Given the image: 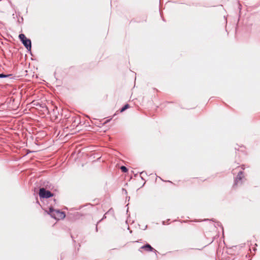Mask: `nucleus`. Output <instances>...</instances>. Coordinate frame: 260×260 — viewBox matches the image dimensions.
<instances>
[{"label":"nucleus","instance_id":"f257e3e1","mask_svg":"<svg viewBox=\"0 0 260 260\" xmlns=\"http://www.w3.org/2000/svg\"><path fill=\"white\" fill-rule=\"evenodd\" d=\"M48 214H50L52 218L57 220L63 219L66 217V215L63 212L60 211L58 210H55L52 207L49 208Z\"/></svg>","mask_w":260,"mask_h":260},{"label":"nucleus","instance_id":"f03ea898","mask_svg":"<svg viewBox=\"0 0 260 260\" xmlns=\"http://www.w3.org/2000/svg\"><path fill=\"white\" fill-rule=\"evenodd\" d=\"M19 38L27 50L30 51L31 48V42L30 40L27 39L23 34H21L19 35Z\"/></svg>","mask_w":260,"mask_h":260},{"label":"nucleus","instance_id":"7ed1b4c3","mask_svg":"<svg viewBox=\"0 0 260 260\" xmlns=\"http://www.w3.org/2000/svg\"><path fill=\"white\" fill-rule=\"evenodd\" d=\"M39 196L40 198L48 199L53 196V194L50 191L46 190L44 187L39 189Z\"/></svg>","mask_w":260,"mask_h":260},{"label":"nucleus","instance_id":"20e7f679","mask_svg":"<svg viewBox=\"0 0 260 260\" xmlns=\"http://www.w3.org/2000/svg\"><path fill=\"white\" fill-rule=\"evenodd\" d=\"M243 172L242 171H239L237 177L235 178L234 181V186H237L239 184H242V180L244 178V176L243 175Z\"/></svg>","mask_w":260,"mask_h":260},{"label":"nucleus","instance_id":"39448f33","mask_svg":"<svg viewBox=\"0 0 260 260\" xmlns=\"http://www.w3.org/2000/svg\"><path fill=\"white\" fill-rule=\"evenodd\" d=\"M141 249H144L145 250L147 251H154L156 252V250L154 249L150 244H147L145 245H143L141 246L140 249L139 251H141Z\"/></svg>","mask_w":260,"mask_h":260},{"label":"nucleus","instance_id":"423d86ee","mask_svg":"<svg viewBox=\"0 0 260 260\" xmlns=\"http://www.w3.org/2000/svg\"><path fill=\"white\" fill-rule=\"evenodd\" d=\"M129 107L128 104H126L125 106H124L121 109L120 112H123L126 109H127Z\"/></svg>","mask_w":260,"mask_h":260},{"label":"nucleus","instance_id":"0eeeda50","mask_svg":"<svg viewBox=\"0 0 260 260\" xmlns=\"http://www.w3.org/2000/svg\"><path fill=\"white\" fill-rule=\"evenodd\" d=\"M120 169L122 171V172H123L124 173H126L128 171V169H127V168L123 166H122L120 167Z\"/></svg>","mask_w":260,"mask_h":260},{"label":"nucleus","instance_id":"6e6552de","mask_svg":"<svg viewBox=\"0 0 260 260\" xmlns=\"http://www.w3.org/2000/svg\"><path fill=\"white\" fill-rule=\"evenodd\" d=\"M11 76H12L11 74L6 75V74L2 73V74H0V78H6V77H10Z\"/></svg>","mask_w":260,"mask_h":260},{"label":"nucleus","instance_id":"1a4fd4ad","mask_svg":"<svg viewBox=\"0 0 260 260\" xmlns=\"http://www.w3.org/2000/svg\"><path fill=\"white\" fill-rule=\"evenodd\" d=\"M232 172H233V174H235V170H234H234H233Z\"/></svg>","mask_w":260,"mask_h":260},{"label":"nucleus","instance_id":"9d476101","mask_svg":"<svg viewBox=\"0 0 260 260\" xmlns=\"http://www.w3.org/2000/svg\"><path fill=\"white\" fill-rule=\"evenodd\" d=\"M144 173H145L144 172H141V173H140V174H141V175H142V174H143Z\"/></svg>","mask_w":260,"mask_h":260},{"label":"nucleus","instance_id":"9b49d317","mask_svg":"<svg viewBox=\"0 0 260 260\" xmlns=\"http://www.w3.org/2000/svg\"><path fill=\"white\" fill-rule=\"evenodd\" d=\"M96 231H98V228L97 226L96 227Z\"/></svg>","mask_w":260,"mask_h":260}]
</instances>
